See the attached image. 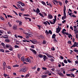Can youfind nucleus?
<instances>
[{"label":"nucleus","instance_id":"obj_46","mask_svg":"<svg viewBox=\"0 0 78 78\" xmlns=\"http://www.w3.org/2000/svg\"><path fill=\"white\" fill-rule=\"evenodd\" d=\"M60 64H62V66H64V63H63V62H60Z\"/></svg>","mask_w":78,"mask_h":78},{"label":"nucleus","instance_id":"obj_11","mask_svg":"<svg viewBox=\"0 0 78 78\" xmlns=\"http://www.w3.org/2000/svg\"><path fill=\"white\" fill-rule=\"evenodd\" d=\"M43 57H44L43 58L44 61H45V59H47V57L45 55H44Z\"/></svg>","mask_w":78,"mask_h":78},{"label":"nucleus","instance_id":"obj_5","mask_svg":"<svg viewBox=\"0 0 78 78\" xmlns=\"http://www.w3.org/2000/svg\"><path fill=\"white\" fill-rule=\"evenodd\" d=\"M13 28L14 30H17V26L16 25H14L13 26Z\"/></svg>","mask_w":78,"mask_h":78},{"label":"nucleus","instance_id":"obj_14","mask_svg":"<svg viewBox=\"0 0 78 78\" xmlns=\"http://www.w3.org/2000/svg\"><path fill=\"white\" fill-rule=\"evenodd\" d=\"M36 12H37V14H39V13L40 12V10H39V8H37L36 10Z\"/></svg>","mask_w":78,"mask_h":78},{"label":"nucleus","instance_id":"obj_26","mask_svg":"<svg viewBox=\"0 0 78 78\" xmlns=\"http://www.w3.org/2000/svg\"><path fill=\"white\" fill-rule=\"evenodd\" d=\"M47 76L46 75H42L41 76V78H47Z\"/></svg>","mask_w":78,"mask_h":78},{"label":"nucleus","instance_id":"obj_17","mask_svg":"<svg viewBox=\"0 0 78 78\" xmlns=\"http://www.w3.org/2000/svg\"><path fill=\"white\" fill-rule=\"evenodd\" d=\"M38 56L40 58H43L44 57V56L42 54H40L38 55Z\"/></svg>","mask_w":78,"mask_h":78},{"label":"nucleus","instance_id":"obj_35","mask_svg":"<svg viewBox=\"0 0 78 78\" xmlns=\"http://www.w3.org/2000/svg\"><path fill=\"white\" fill-rule=\"evenodd\" d=\"M54 39H53V41H54V42H55V43L56 42H57V40H56V38H54Z\"/></svg>","mask_w":78,"mask_h":78},{"label":"nucleus","instance_id":"obj_39","mask_svg":"<svg viewBox=\"0 0 78 78\" xmlns=\"http://www.w3.org/2000/svg\"><path fill=\"white\" fill-rule=\"evenodd\" d=\"M67 60L68 62L69 63H71V62H72V61H71L69 59H67Z\"/></svg>","mask_w":78,"mask_h":78},{"label":"nucleus","instance_id":"obj_18","mask_svg":"<svg viewBox=\"0 0 78 78\" xmlns=\"http://www.w3.org/2000/svg\"><path fill=\"white\" fill-rule=\"evenodd\" d=\"M45 33H46L47 36H48V35H49V33L48 32V31L47 30H45Z\"/></svg>","mask_w":78,"mask_h":78},{"label":"nucleus","instance_id":"obj_12","mask_svg":"<svg viewBox=\"0 0 78 78\" xmlns=\"http://www.w3.org/2000/svg\"><path fill=\"white\" fill-rule=\"evenodd\" d=\"M57 73L60 76H64V74L62 73Z\"/></svg>","mask_w":78,"mask_h":78},{"label":"nucleus","instance_id":"obj_6","mask_svg":"<svg viewBox=\"0 0 78 78\" xmlns=\"http://www.w3.org/2000/svg\"><path fill=\"white\" fill-rule=\"evenodd\" d=\"M30 50L31 51H32V52H33L34 53L35 55H36V54L37 53V52H36V51L35 50L31 48H30Z\"/></svg>","mask_w":78,"mask_h":78},{"label":"nucleus","instance_id":"obj_53","mask_svg":"<svg viewBox=\"0 0 78 78\" xmlns=\"http://www.w3.org/2000/svg\"><path fill=\"white\" fill-rule=\"evenodd\" d=\"M43 44H46V41H43Z\"/></svg>","mask_w":78,"mask_h":78},{"label":"nucleus","instance_id":"obj_50","mask_svg":"<svg viewBox=\"0 0 78 78\" xmlns=\"http://www.w3.org/2000/svg\"><path fill=\"white\" fill-rule=\"evenodd\" d=\"M14 47L15 48H19V47L17 45H16L14 46Z\"/></svg>","mask_w":78,"mask_h":78},{"label":"nucleus","instance_id":"obj_2","mask_svg":"<svg viewBox=\"0 0 78 78\" xmlns=\"http://www.w3.org/2000/svg\"><path fill=\"white\" fill-rule=\"evenodd\" d=\"M41 13H42V14ZM41 13V12H40L39 14L40 16H41V17H44V16L43 15V14H44L45 16H47V14H46V13H45V12H42Z\"/></svg>","mask_w":78,"mask_h":78},{"label":"nucleus","instance_id":"obj_55","mask_svg":"<svg viewBox=\"0 0 78 78\" xmlns=\"http://www.w3.org/2000/svg\"><path fill=\"white\" fill-rule=\"evenodd\" d=\"M42 69H43V70H47V68H45V67H43L42 68Z\"/></svg>","mask_w":78,"mask_h":78},{"label":"nucleus","instance_id":"obj_56","mask_svg":"<svg viewBox=\"0 0 78 78\" xmlns=\"http://www.w3.org/2000/svg\"><path fill=\"white\" fill-rule=\"evenodd\" d=\"M7 68L9 69H11V66H8L7 67Z\"/></svg>","mask_w":78,"mask_h":78},{"label":"nucleus","instance_id":"obj_38","mask_svg":"<svg viewBox=\"0 0 78 78\" xmlns=\"http://www.w3.org/2000/svg\"><path fill=\"white\" fill-rule=\"evenodd\" d=\"M8 25H9V27H11L12 26V25H11V24H10L9 22H8Z\"/></svg>","mask_w":78,"mask_h":78},{"label":"nucleus","instance_id":"obj_47","mask_svg":"<svg viewBox=\"0 0 78 78\" xmlns=\"http://www.w3.org/2000/svg\"><path fill=\"white\" fill-rule=\"evenodd\" d=\"M21 6H25V4H24V3L22 2L21 4Z\"/></svg>","mask_w":78,"mask_h":78},{"label":"nucleus","instance_id":"obj_8","mask_svg":"<svg viewBox=\"0 0 78 78\" xmlns=\"http://www.w3.org/2000/svg\"><path fill=\"white\" fill-rule=\"evenodd\" d=\"M53 24H55L57 19H56V16H54V19H53Z\"/></svg>","mask_w":78,"mask_h":78},{"label":"nucleus","instance_id":"obj_24","mask_svg":"<svg viewBox=\"0 0 78 78\" xmlns=\"http://www.w3.org/2000/svg\"><path fill=\"white\" fill-rule=\"evenodd\" d=\"M41 3L43 4V5H45V6H47V5H46V4H45V3L44 2V1H42Z\"/></svg>","mask_w":78,"mask_h":78},{"label":"nucleus","instance_id":"obj_19","mask_svg":"<svg viewBox=\"0 0 78 78\" xmlns=\"http://www.w3.org/2000/svg\"><path fill=\"white\" fill-rule=\"evenodd\" d=\"M56 37V35L55 34H53L52 37V39H55Z\"/></svg>","mask_w":78,"mask_h":78},{"label":"nucleus","instance_id":"obj_27","mask_svg":"<svg viewBox=\"0 0 78 78\" xmlns=\"http://www.w3.org/2000/svg\"><path fill=\"white\" fill-rule=\"evenodd\" d=\"M49 73H50V71H47L44 73V74H45V75H47V74H48Z\"/></svg>","mask_w":78,"mask_h":78},{"label":"nucleus","instance_id":"obj_36","mask_svg":"<svg viewBox=\"0 0 78 78\" xmlns=\"http://www.w3.org/2000/svg\"><path fill=\"white\" fill-rule=\"evenodd\" d=\"M22 24V22H20L19 23V26H21Z\"/></svg>","mask_w":78,"mask_h":78},{"label":"nucleus","instance_id":"obj_23","mask_svg":"<svg viewBox=\"0 0 78 78\" xmlns=\"http://www.w3.org/2000/svg\"><path fill=\"white\" fill-rule=\"evenodd\" d=\"M13 67H19V65H15L13 66Z\"/></svg>","mask_w":78,"mask_h":78},{"label":"nucleus","instance_id":"obj_59","mask_svg":"<svg viewBox=\"0 0 78 78\" xmlns=\"http://www.w3.org/2000/svg\"><path fill=\"white\" fill-rule=\"evenodd\" d=\"M74 44H75V45H78V42H75Z\"/></svg>","mask_w":78,"mask_h":78},{"label":"nucleus","instance_id":"obj_34","mask_svg":"<svg viewBox=\"0 0 78 78\" xmlns=\"http://www.w3.org/2000/svg\"><path fill=\"white\" fill-rule=\"evenodd\" d=\"M64 63H66V64H67V61L66 59H65L64 60Z\"/></svg>","mask_w":78,"mask_h":78},{"label":"nucleus","instance_id":"obj_9","mask_svg":"<svg viewBox=\"0 0 78 78\" xmlns=\"http://www.w3.org/2000/svg\"><path fill=\"white\" fill-rule=\"evenodd\" d=\"M48 19H53V16L51 14H49L48 15Z\"/></svg>","mask_w":78,"mask_h":78},{"label":"nucleus","instance_id":"obj_22","mask_svg":"<svg viewBox=\"0 0 78 78\" xmlns=\"http://www.w3.org/2000/svg\"><path fill=\"white\" fill-rule=\"evenodd\" d=\"M11 46L9 45H5V47H6V48H10V47Z\"/></svg>","mask_w":78,"mask_h":78},{"label":"nucleus","instance_id":"obj_20","mask_svg":"<svg viewBox=\"0 0 78 78\" xmlns=\"http://www.w3.org/2000/svg\"><path fill=\"white\" fill-rule=\"evenodd\" d=\"M9 50L10 51H12L13 50V48H12V47L10 46V48L9 49Z\"/></svg>","mask_w":78,"mask_h":78},{"label":"nucleus","instance_id":"obj_51","mask_svg":"<svg viewBox=\"0 0 78 78\" xmlns=\"http://www.w3.org/2000/svg\"><path fill=\"white\" fill-rule=\"evenodd\" d=\"M58 3L60 4V6H62V2H61L58 1Z\"/></svg>","mask_w":78,"mask_h":78},{"label":"nucleus","instance_id":"obj_1","mask_svg":"<svg viewBox=\"0 0 78 78\" xmlns=\"http://www.w3.org/2000/svg\"><path fill=\"white\" fill-rule=\"evenodd\" d=\"M66 6H64L63 8V15L64 16L62 17V20H64V19H66Z\"/></svg>","mask_w":78,"mask_h":78},{"label":"nucleus","instance_id":"obj_37","mask_svg":"<svg viewBox=\"0 0 78 78\" xmlns=\"http://www.w3.org/2000/svg\"><path fill=\"white\" fill-rule=\"evenodd\" d=\"M0 51H2V52H4L5 50L3 49H0Z\"/></svg>","mask_w":78,"mask_h":78},{"label":"nucleus","instance_id":"obj_32","mask_svg":"<svg viewBox=\"0 0 78 78\" xmlns=\"http://www.w3.org/2000/svg\"><path fill=\"white\" fill-rule=\"evenodd\" d=\"M48 33L49 34H52V32L51 31V30H49L48 31Z\"/></svg>","mask_w":78,"mask_h":78},{"label":"nucleus","instance_id":"obj_60","mask_svg":"<svg viewBox=\"0 0 78 78\" xmlns=\"http://www.w3.org/2000/svg\"><path fill=\"white\" fill-rule=\"evenodd\" d=\"M66 75L67 76H71L70 74H67Z\"/></svg>","mask_w":78,"mask_h":78},{"label":"nucleus","instance_id":"obj_3","mask_svg":"<svg viewBox=\"0 0 78 78\" xmlns=\"http://www.w3.org/2000/svg\"><path fill=\"white\" fill-rule=\"evenodd\" d=\"M20 72H25L27 71V69L26 68H22L20 70Z\"/></svg>","mask_w":78,"mask_h":78},{"label":"nucleus","instance_id":"obj_30","mask_svg":"<svg viewBox=\"0 0 78 78\" xmlns=\"http://www.w3.org/2000/svg\"><path fill=\"white\" fill-rule=\"evenodd\" d=\"M0 18L1 20H5V19L2 16H0Z\"/></svg>","mask_w":78,"mask_h":78},{"label":"nucleus","instance_id":"obj_33","mask_svg":"<svg viewBox=\"0 0 78 78\" xmlns=\"http://www.w3.org/2000/svg\"><path fill=\"white\" fill-rule=\"evenodd\" d=\"M75 69L73 68L70 69V71H71V72H74V71H75Z\"/></svg>","mask_w":78,"mask_h":78},{"label":"nucleus","instance_id":"obj_63","mask_svg":"<svg viewBox=\"0 0 78 78\" xmlns=\"http://www.w3.org/2000/svg\"><path fill=\"white\" fill-rule=\"evenodd\" d=\"M25 37L26 39H28V38H29V37L28 35H26Z\"/></svg>","mask_w":78,"mask_h":78},{"label":"nucleus","instance_id":"obj_15","mask_svg":"<svg viewBox=\"0 0 78 78\" xmlns=\"http://www.w3.org/2000/svg\"><path fill=\"white\" fill-rule=\"evenodd\" d=\"M26 34H27V35H28V36H29L30 37H33V35L31 34H30L27 33H25Z\"/></svg>","mask_w":78,"mask_h":78},{"label":"nucleus","instance_id":"obj_16","mask_svg":"<svg viewBox=\"0 0 78 78\" xmlns=\"http://www.w3.org/2000/svg\"><path fill=\"white\" fill-rule=\"evenodd\" d=\"M5 42H10V40L8 39H7L5 40Z\"/></svg>","mask_w":78,"mask_h":78},{"label":"nucleus","instance_id":"obj_61","mask_svg":"<svg viewBox=\"0 0 78 78\" xmlns=\"http://www.w3.org/2000/svg\"><path fill=\"white\" fill-rule=\"evenodd\" d=\"M20 10H21V11H25V9H21Z\"/></svg>","mask_w":78,"mask_h":78},{"label":"nucleus","instance_id":"obj_13","mask_svg":"<svg viewBox=\"0 0 78 78\" xmlns=\"http://www.w3.org/2000/svg\"><path fill=\"white\" fill-rule=\"evenodd\" d=\"M21 61H22V62H24L25 61V58L23 57H22L21 58Z\"/></svg>","mask_w":78,"mask_h":78},{"label":"nucleus","instance_id":"obj_58","mask_svg":"<svg viewBox=\"0 0 78 78\" xmlns=\"http://www.w3.org/2000/svg\"><path fill=\"white\" fill-rule=\"evenodd\" d=\"M51 62H53V61H54V59L53 58H51Z\"/></svg>","mask_w":78,"mask_h":78},{"label":"nucleus","instance_id":"obj_28","mask_svg":"<svg viewBox=\"0 0 78 78\" xmlns=\"http://www.w3.org/2000/svg\"><path fill=\"white\" fill-rule=\"evenodd\" d=\"M30 76V74L28 73L26 75V76L24 77L25 78H28Z\"/></svg>","mask_w":78,"mask_h":78},{"label":"nucleus","instance_id":"obj_43","mask_svg":"<svg viewBox=\"0 0 78 78\" xmlns=\"http://www.w3.org/2000/svg\"><path fill=\"white\" fill-rule=\"evenodd\" d=\"M13 12L14 13H15V14L16 15V16H18V14L15 11L13 10Z\"/></svg>","mask_w":78,"mask_h":78},{"label":"nucleus","instance_id":"obj_4","mask_svg":"<svg viewBox=\"0 0 78 78\" xmlns=\"http://www.w3.org/2000/svg\"><path fill=\"white\" fill-rule=\"evenodd\" d=\"M45 55L47 56L48 57V58H54V57H53L51 55H50V54H49L48 53H45Z\"/></svg>","mask_w":78,"mask_h":78},{"label":"nucleus","instance_id":"obj_41","mask_svg":"<svg viewBox=\"0 0 78 78\" xmlns=\"http://www.w3.org/2000/svg\"><path fill=\"white\" fill-rule=\"evenodd\" d=\"M23 16H26L27 17H28L29 16H30L29 14H24Z\"/></svg>","mask_w":78,"mask_h":78},{"label":"nucleus","instance_id":"obj_52","mask_svg":"<svg viewBox=\"0 0 78 78\" xmlns=\"http://www.w3.org/2000/svg\"><path fill=\"white\" fill-rule=\"evenodd\" d=\"M64 34H66V35H69V33H67V32H65Z\"/></svg>","mask_w":78,"mask_h":78},{"label":"nucleus","instance_id":"obj_25","mask_svg":"<svg viewBox=\"0 0 78 78\" xmlns=\"http://www.w3.org/2000/svg\"><path fill=\"white\" fill-rule=\"evenodd\" d=\"M64 31H66V29H64L62 30V33H63V34H64V33L66 32H65Z\"/></svg>","mask_w":78,"mask_h":78},{"label":"nucleus","instance_id":"obj_64","mask_svg":"<svg viewBox=\"0 0 78 78\" xmlns=\"http://www.w3.org/2000/svg\"><path fill=\"white\" fill-rule=\"evenodd\" d=\"M31 48H34V45H31Z\"/></svg>","mask_w":78,"mask_h":78},{"label":"nucleus","instance_id":"obj_21","mask_svg":"<svg viewBox=\"0 0 78 78\" xmlns=\"http://www.w3.org/2000/svg\"><path fill=\"white\" fill-rule=\"evenodd\" d=\"M1 45H2L3 47L4 48H5V44H4V43L2 42L1 43Z\"/></svg>","mask_w":78,"mask_h":78},{"label":"nucleus","instance_id":"obj_31","mask_svg":"<svg viewBox=\"0 0 78 78\" xmlns=\"http://www.w3.org/2000/svg\"><path fill=\"white\" fill-rule=\"evenodd\" d=\"M76 47V44H75V43H74V44L71 46L70 47V48H72L73 47Z\"/></svg>","mask_w":78,"mask_h":78},{"label":"nucleus","instance_id":"obj_42","mask_svg":"<svg viewBox=\"0 0 78 78\" xmlns=\"http://www.w3.org/2000/svg\"><path fill=\"white\" fill-rule=\"evenodd\" d=\"M30 41L31 42H32V44H35V43L34 42V41L31 40H30Z\"/></svg>","mask_w":78,"mask_h":78},{"label":"nucleus","instance_id":"obj_54","mask_svg":"<svg viewBox=\"0 0 78 78\" xmlns=\"http://www.w3.org/2000/svg\"><path fill=\"white\" fill-rule=\"evenodd\" d=\"M44 24V25H47V22H44L43 23Z\"/></svg>","mask_w":78,"mask_h":78},{"label":"nucleus","instance_id":"obj_44","mask_svg":"<svg viewBox=\"0 0 78 78\" xmlns=\"http://www.w3.org/2000/svg\"><path fill=\"white\" fill-rule=\"evenodd\" d=\"M40 37H41V39H44V37L42 35H40Z\"/></svg>","mask_w":78,"mask_h":78},{"label":"nucleus","instance_id":"obj_29","mask_svg":"<svg viewBox=\"0 0 78 78\" xmlns=\"http://www.w3.org/2000/svg\"><path fill=\"white\" fill-rule=\"evenodd\" d=\"M16 5L18 7H19V8H23V7H22V6H20V5L18 4H17Z\"/></svg>","mask_w":78,"mask_h":78},{"label":"nucleus","instance_id":"obj_62","mask_svg":"<svg viewBox=\"0 0 78 78\" xmlns=\"http://www.w3.org/2000/svg\"><path fill=\"white\" fill-rule=\"evenodd\" d=\"M3 66H6V62H4L3 63Z\"/></svg>","mask_w":78,"mask_h":78},{"label":"nucleus","instance_id":"obj_10","mask_svg":"<svg viewBox=\"0 0 78 78\" xmlns=\"http://www.w3.org/2000/svg\"><path fill=\"white\" fill-rule=\"evenodd\" d=\"M61 29V27H60V29H56L57 30H56V32L57 33H59L60 32Z\"/></svg>","mask_w":78,"mask_h":78},{"label":"nucleus","instance_id":"obj_45","mask_svg":"<svg viewBox=\"0 0 78 78\" xmlns=\"http://www.w3.org/2000/svg\"><path fill=\"white\" fill-rule=\"evenodd\" d=\"M18 37H20V38H21V39H22V38H23V37L20 35L18 36Z\"/></svg>","mask_w":78,"mask_h":78},{"label":"nucleus","instance_id":"obj_57","mask_svg":"<svg viewBox=\"0 0 78 78\" xmlns=\"http://www.w3.org/2000/svg\"><path fill=\"white\" fill-rule=\"evenodd\" d=\"M72 14H73V13H69V16H70V17H72Z\"/></svg>","mask_w":78,"mask_h":78},{"label":"nucleus","instance_id":"obj_7","mask_svg":"<svg viewBox=\"0 0 78 78\" xmlns=\"http://www.w3.org/2000/svg\"><path fill=\"white\" fill-rule=\"evenodd\" d=\"M25 60L26 61V62H28L30 63L31 62V60L29 58H25Z\"/></svg>","mask_w":78,"mask_h":78},{"label":"nucleus","instance_id":"obj_48","mask_svg":"<svg viewBox=\"0 0 78 78\" xmlns=\"http://www.w3.org/2000/svg\"><path fill=\"white\" fill-rule=\"evenodd\" d=\"M18 58H20V54H18Z\"/></svg>","mask_w":78,"mask_h":78},{"label":"nucleus","instance_id":"obj_40","mask_svg":"<svg viewBox=\"0 0 78 78\" xmlns=\"http://www.w3.org/2000/svg\"><path fill=\"white\" fill-rule=\"evenodd\" d=\"M67 43H68V44H71V45H72V42H71V41H69Z\"/></svg>","mask_w":78,"mask_h":78},{"label":"nucleus","instance_id":"obj_49","mask_svg":"<svg viewBox=\"0 0 78 78\" xmlns=\"http://www.w3.org/2000/svg\"><path fill=\"white\" fill-rule=\"evenodd\" d=\"M22 13L21 12H20L19 13V16L20 17H21L22 16H21V15H22Z\"/></svg>","mask_w":78,"mask_h":78}]
</instances>
